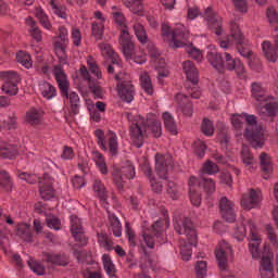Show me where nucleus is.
Here are the masks:
<instances>
[{"mask_svg":"<svg viewBox=\"0 0 278 278\" xmlns=\"http://www.w3.org/2000/svg\"><path fill=\"white\" fill-rule=\"evenodd\" d=\"M39 87L43 99L51 101V99L58 97V89H55V86L51 85L50 83L41 81Z\"/></svg>","mask_w":278,"mask_h":278,"instance_id":"obj_27","label":"nucleus"},{"mask_svg":"<svg viewBox=\"0 0 278 278\" xmlns=\"http://www.w3.org/2000/svg\"><path fill=\"white\" fill-rule=\"evenodd\" d=\"M231 125L235 129H242V125H244V115H232Z\"/></svg>","mask_w":278,"mask_h":278,"instance_id":"obj_63","label":"nucleus"},{"mask_svg":"<svg viewBox=\"0 0 278 278\" xmlns=\"http://www.w3.org/2000/svg\"><path fill=\"white\" fill-rule=\"evenodd\" d=\"M109 231H112L115 238H121L123 236V226L121 225V220L116 215H109Z\"/></svg>","mask_w":278,"mask_h":278,"instance_id":"obj_28","label":"nucleus"},{"mask_svg":"<svg viewBox=\"0 0 278 278\" xmlns=\"http://www.w3.org/2000/svg\"><path fill=\"white\" fill-rule=\"evenodd\" d=\"M103 23H92L91 25V35L96 40H103V29H104Z\"/></svg>","mask_w":278,"mask_h":278,"instance_id":"obj_48","label":"nucleus"},{"mask_svg":"<svg viewBox=\"0 0 278 278\" xmlns=\"http://www.w3.org/2000/svg\"><path fill=\"white\" fill-rule=\"evenodd\" d=\"M248 227L250 229V253L254 260H260L261 257V267L260 274L262 278H274L275 277V265L273 264V253L268 252L267 254H260V244L262 238L257 233V228L253 220H248Z\"/></svg>","mask_w":278,"mask_h":278,"instance_id":"obj_1","label":"nucleus"},{"mask_svg":"<svg viewBox=\"0 0 278 278\" xmlns=\"http://www.w3.org/2000/svg\"><path fill=\"white\" fill-rule=\"evenodd\" d=\"M260 105H264L268 116H277L278 103L273 98L267 97V101H263Z\"/></svg>","mask_w":278,"mask_h":278,"instance_id":"obj_38","label":"nucleus"},{"mask_svg":"<svg viewBox=\"0 0 278 278\" xmlns=\"http://www.w3.org/2000/svg\"><path fill=\"white\" fill-rule=\"evenodd\" d=\"M204 18L207 22L208 28L214 30V34H216V36L223 35V18L217 15L211 7L205 10Z\"/></svg>","mask_w":278,"mask_h":278,"instance_id":"obj_15","label":"nucleus"},{"mask_svg":"<svg viewBox=\"0 0 278 278\" xmlns=\"http://www.w3.org/2000/svg\"><path fill=\"white\" fill-rule=\"evenodd\" d=\"M0 79L4 81L1 87L2 92L9 97H16L18 94V81L21 76L14 71L0 72Z\"/></svg>","mask_w":278,"mask_h":278,"instance_id":"obj_8","label":"nucleus"},{"mask_svg":"<svg viewBox=\"0 0 278 278\" xmlns=\"http://www.w3.org/2000/svg\"><path fill=\"white\" fill-rule=\"evenodd\" d=\"M140 84L142 90H144L147 94H153V83L151 81V77H149L148 73H143L140 76Z\"/></svg>","mask_w":278,"mask_h":278,"instance_id":"obj_42","label":"nucleus"},{"mask_svg":"<svg viewBox=\"0 0 278 278\" xmlns=\"http://www.w3.org/2000/svg\"><path fill=\"white\" fill-rule=\"evenodd\" d=\"M71 220V231L74 240L78 242V247H86V244H88V237L85 235L84 226H81V219L76 215H72Z\"/></svg>","mask_w":278,"mask_h":278,"instance_id":"obj_14","label":"nucleus"},{"mask_svg":"<svg viewBox=\"0 0 278 278\" xmlns=\"http://www.w3.org/2000/svg\"><path fill=\"white\" fill-rule=\"evenodd\" d=\"M43 262L53 266H68V256L65 254H55L53 252H42Z\"/></svg>","mask_w":278,"mask_h":278,"instance_id":"obj_21","label":"nucleus"},{"mask_svg":"<svg viewBox=\"0 0 278 278\" xmlns=\"http://www.w3.org/2000/svg\"><path fill=\"white\" fill-rule=\"evenodd\" d=\"M167 194L170 199L177 200L179 199V187L174 181L167 182Z\"/></svg>","mask_w":278,"mask_h":278,"instance_id":"obj_55","label":"nucleus"},{"mask_svg":"<svg viewBox=\"0 0 278 278\" xmlns=\"http://www.w3.org/2000/svg\"><path fill=\"white\" fill-rule=\"evenodd\" d=\"M98 242L101 247H104L106 251H112V249H114V242L105 232L98 233Z\"/></svg>","mask_w":278,"mask_h":278,"instance_id":"obj_44","label":"nucleus"},{"mask_svg":"<svg viewBox=\"0 0 278 278\" xmlns=\"http://www.w3.org/2000/svg\"><path fill=\"white\" fill-rule=\"evenodd\" d=\"M219 180H220V184H224L225 186H228L229 188H231V184L233 182V179L229 172H223L219 175Z\"/></svg>","mask_w":278,"mask_h":278,"instance_id":"obj_64","label":"nucleus"},{"mask_svg":"<svg viewBox=\"0 0 278 278\" xmlns=\"http://www.w3.org/2000/svg\"><path fill=\"white\" fill-rule=\"evenodd\" d=\"M28 266L36 275H45V266L34 260L28 261Z\"/></svg>","mask_w":278,"mask_h":278,"instance_id":"obj_62","label":"nucleus"},{"mask_svg":"<svg viewBox=\"0 0 278 278\" xmlns=\"http://www.w3.org/2000/svg\"><path fill=\"white\" fill-rule=\"evenodd\" d=\"M188 31H185L180 28H176L172 33V42L174 49H179V47H187L188 42Z\"/></svg>","mask_w":278,"mask_h":278,"instance_id":"obj_25","label":"nucleus"},{"mask_svg":"<svg viewBox=\"0 0 278 278\" xmlns=\"http://www.w3.org/2000/svg\"><path fill=\"white\" fill-rule=\"evenodd\" d=\"M206 59L208 60L211 66L216 68L219 73H223V54L219 53L218 50L211 48L206 54Z\"/></svg>","mask_w":278,"mask_h":278,"instance_id":"obj_23","label":"nucleus"},{"mask_svg":"<svg viewBox=\"0 0 278 278\" xmlns=\"http://www.w3.org/2000/svg\"><path fill=\"white\" fill-rule=\"evenodd\" d=\"M174 162L170 154H160L155 155V172L160 179H168V173L173 170Z\"/></svg>","mask_w":278,"mask_h":278,"instance_id":"obj_10","label":"nucleus"},{"mask_svg":"<svg viewBox=\"0 0 278 278\" xmlns=\"http://www.w3.org/2000/svg\"><path fill=\"white\" fill-rule=\"evenodd\" d=\"M119 45L126 60H131L136 53V46L134 40H131V35H129L128 29H122L119 34Z\"/></svg>","mask_w":278,"mask_h":278,"instance_id":"obj_13","label":"nucleus"},{"mask_svg":"<svg viewBox=\"0 0 278 278\" xmlns=\"http://www.w3.org/2000/svg\"><path fill=\"white\" fill-rule=\"evenodd\" d=\"M87 64L89 66V71H91V73L96 75L98 79H101V71L99 70V65H97V62H94V59L90 56L87 60Z\"/></svg>","mask_w":278,"mask_h":278,"instance_id":"obj_61","label":"nucleus"},{"mask_svg":"<svg viewBox=\"0 0 278 278\" xmlns=\"http://www.w3.org/2000/svg\"><path fill=\"white\" fill-rule=\"evenodd\" d=\"M53 75L60 89L61 96L65 97V99H70L71 114L73 116H77V114H79V96L75 93V91H71L68 93L71 83H68V77L66 76V73H64V67H62V64L54 66Z\"/></svg>","mask_w":278,"mask_h":278,"instance_id":"obj_3","label":"nucleus"},{"mask_svg":"<svg viewBox=\"0 0 278 278\" xmlns=\"http://www.w3.org/2000/svg\"><path fill=\"white\" fill-rule=\"evenodd\" d=\"M207 149V146H205V142L198 140L194 142V154L200 160H203L205 157V151Z\"/></svg>","mask_w":278,"mask_h":278,"instance_id":"obj_53","label":"nucleus"},{"mask_svg":"<svg viewBox=\"0 0 278 278\" xmlns=\"http://www.w3.org/2000/svg\"><path fill=\"white\" fill-rule=\"evenodd\" d=\"M93 190L98 194L99 199H101V201L108 200V190L101 180H94Z\"/></svg>","mask_w":278,"mask_h":278,"instance_id":"obj_43","label":"nucleus"},{"mask_svg":"<svg viewBox=\"0 0 278 278\" xmlns=\"http://www.w3.org/2000/svg\"><path fill=\"white\" fill-rule=\"evenodd\" d=\"M147 129H150L154 138L162 136V123L155 118H144L140 115L135 117V122L129 127L130 139L137 149H140L144 144V138H147Z\"/></svg>","mask_w":278,"mask_h":278,"instance_id":"obj_2","label":"nucleus"},{"mask_svg":"<svg viewBox=\"0 0 278 278\" xmlns=\"http://www.w3.org/2000/svg\"><path fill=\"white\" fill-rule=\"evenodd\" d=\"M233 236L236 240L239 242H242L244 238H247V226L244 224H241L235 228Z\"/></svg>","mask_w":278,"mask_h":278,"instance_id":"obj_58","label":"nucleus"},{"mask_svg":"<svg viewBox=\"0 0 278 278\" xmlns=\"http://www.w3.org/2000/svg\"><path fill=\"white\" fill-rule=\"evenodd\" d=\"M219 172L220 168L218 167V165L211 160H207L202 166V173H204L205 175H216V173Z\"/></svg>","mask_w":278,"mask_h":278,"instance_id":"obj_45","label":"nucleus"},{"mask_svg":"<svg viewBox=\"0 0 278 278\" xmlns=\"http://www.w3.org/2000/svg\"><path fill=\"white\" fill-rule=\"evenodd\" d=\"M175 101L178 105V110L184 114V116L190 117L194 114V106L192 102L188 99V96L182 93H177L175 96Z\"/></svg>","mask_w":278,"mask_h":278,"instance_id":"obj_20","label":"nucleus"},{"mask_svg":"<svg viewBox=\"0 0 278 278\" xmlns=\"http://www.w3.org/2000/svg\"><path fill=\"white\" fill-rule=\"evenodd\" d=\"M117 81V94L126 103H131L134 97L136 96V89L134 84H131V76L125 72H121L115 75Z\"/></svg>","mask_w":278,"mask_h":278,"instance_id":"obj_6","label":"nucleus"},{"mask_svg":"<svg viewBox=\"0 0 278 278\" xmlns=\"http://www.w3.org/2000/svg\"><path fill=\"white\" fill-rule=\"evenodd\" d=\"M54 42L68 45V30L64 27L59 28V36L55 38Z\"/></svg>","mask_w":278,"mask_h":278,"instance_id":"obj_60","label":"nucleus"},{"mask_svg":"<svg viewBox=\"0 0 278 278\" xmlns=\"http://www.w3.org/2000/svg\"><path fill=\"white\" fill-rule=\"evenodd\" d=\"M252 97L258 103H262L263 101H268V96H266V89H264V87H262V84L260 83L252 84Z\"/></svg>","mask_w":278,"mask_h":278,"instance_id":"obj_29","label":"nucleus"},{"mask_svg":"<svg viewBox=\"0 0 278 278\" xmlns=\"http://www.w3.org/2000/svg\"><path fill=\"white\" fill-rule=\"evenodd\" d=\"M182 71L187 75V79L197 86L199 84V70L194 66L192 61H185L182 63Z\"/></svg>","mask_w":278,"mask_h":278,"instance_id":"obj_24","label":"nucleus"},{"mask_svg":"<svg viewBox=\"0 0 278 278\" xmlns=\"http://www.w3.org/2000/svg\"><path fill=\"white\" fill-rule=\"evenodd\" d=\"M261 160V170L264 173L263 179H268L273 173V165L270 164V157L266 152H263L260 156Z\"/></svg>","mask_w":278,"mask_h":278,"instance_id":"obj_31","label":"nucleus"},{"mask_svg":"<svg viewBox=\"0 0 278 278\" xmlns=\"http://www.w3.org/2000/svg\"><path fill=\"white\" fill-rule=\"evenodd\" d=\"M46 223L50 229H55V231H60L62 227L60 218L55 217V215H48L46 218Z\"/></svg>","mask_w":278,"mask_h":278,"instance_id":"obj_49","label":"nucleus"},{"mask_svg":"<svg viewBox=\"0 0 278 278\" xmlns=\"http://www.w3.org/2000/svg\"><path fill=\"white\" fill-rule=\"evenodd\" d=\"M185 51L188 53V55H190V58L197 60V62H201L203 60L201 50L194 48L193 46H186Z\"/></svg>","mask_w":278,"mask_h":278,"instance_id":"obj_50","label":"nucleus"},{"mask_svg":"<svg viewBox=\"0 0 278 278\" xmlns=\"http://www.w3.org/2000/svg\"><path fill=\"white\" fill-rule=\"evenodd\" d=\"M18 155V150L14 146H5L0 148V156L7 160H14Z\"/></svg>","mask_w":278,"mask_h":278,"instance_id":"obj_40","label":"nucleus"},{"mask_svg":"<svg viewBox=\"0 0 278 278\" xmlns=\"http://www.w3.org/2000/svg\"><path fill=\"white\" fill-rule=\"evenodd\" d=\"M163 121L165 125V129L172 134V136H177V124L175 123V118L170 113L165 112L163 113Z\"/></svg>","mask_w":278,"mask_h":278,"instance_id":"obj_34","label":"nucleus"},{"mask_svg":"<svg viewBox=\"0 0 278 278\" xmlns=\"http://www.w3.org/2000/svg\"><path fill=\"white\" fill-rule=\"evenodd\" d=\"M230 31L238 53H240L241 58H245V60H248L249 66H253L251 64V62H253V50L249 45V40L244 38L242 30H240V26L236 22H230Z\"/></svg>","mask_w":278,"mask_h":278,"instance_id":"obj_5","label":"nucleus"},{"mask_svg":"<svg viewBox=\"0 0 278 278\" xmlns=\"http://www.w3.org/2000/svg\"><path fill=\"white\" fill-rule=\"evenodd\" d=\"M41 187L39 189L40 197L43 201H51L55 197V191L53 190V177L49 174L43 175V180L39 181Z\"/></svg>","mask_w":278,"mask_h":278,"instance_id":"obj_18","label":"nucleus"},{"mask_svg":"<svg viewBox=\"0 0 278 278\" xmlns=\"http://www.w3.org/2000/svg\"><path fill=\"white\" fill-rule=\"evenodd\" d=\"M0 188H3L5 192H10L14 188L12 177L7 170H0Z\"/></svg>","mask_w":278,"mask_h":278,"instance_id":"obj_37","label":"nucleus"},{"mask_svg":"<svg viewBox=\"0 0 278 278\" xmlns=\"http://www.w3.org/2000/svg\"><path fill=\"white\" fill-rule=\"evenodd\" d=\"M93 157L100 173H102V175H108V165L105 164V159L103 157V154L99 152H93Z\"/></svg>","mask_w":278,"mask_h":278,"instance_id":"obj_47","label":"nucleus"},{"mask_svg":"<svg viewBox=\"0 0 278 278\" xmlns=\"http://www.w3.org/2000/svg\"><path fill=\"white\" fill-rule=\"evenodd\" d=\"M40 121H42L40 110L31 108L26 112V122H28L29 125H40Z\"/></svg>","mask_w":278,"mask_h":278,"instance_id":"obj_36","label":"nucleus"},{"mask_svg":"<svg viewBox=\"0 0 278 278\" xmlns=\"http://www.w3.org/2000/svg\"><path fill=\"white\" fill-rule=\"evenodd\" d=\"M189 197L192 205H201V189L197 187V177L189 178Z\"/></svg>","mask_w":278,"mask_h":278,"instance_id":"obj_22","label":"nucleus"},{"mask_svg":"<svg viewBox=\"0 0 278 278\" xmlns=\"http://www.w3.org/2000/svg\"><path fill=\"white\" fill-rule=\"evenodd\" d=\"M227 253H231V245L227 241H220L215 251V257L220 270H227Z\"/></svg>","mask_w":278,"mask_h":278,"instance_id":"obj_17","label":"nucleus"},{"mask_svg":"<svg viewBox=\"0 0 278 278\" xmlns=\"http://www.w3.org/2000/svg\"><path fill=\"white\" fill-rule=\"evenodd\" d=\"M112 176L116 188L123 190L127 179H134L136 177V167H134L130 161H126L121 168H114Z\"/></svg>","mask_w":278,"mask_h":278,"instance_id":"obj_7","label":"nucleus"},{"mask_svg":"<svg viewBox=\"0 0 278 278\" xmlns=\"http://www.w3.org/2000/svg\"><path fill=\"white\" fill-rule=\"evenodd\" d=\"M36 17L38 18L39 23L46 28L49 29L51 27V22H49V17L42 10L36 11Z\"/></svg>","mask_w":278,"mask_h":278,"instance_id":"obj_56","label":"nucleus"},{"mask_svg":"<svg viewBox=\"0 0 278 278\" xmlns=\"http://www.w3.org/2000/svg\"><path fill=\"white\" fill-rule=\"evenodd\" d=\"M195 274L198 278L207 277V262L199 261L195 265Z\"/></svg>","mask_w":278,"mask_h":278,"instance_id":"obj_52","label":"nucleus"},{"mask_svg":"<svg viewBox=\"0 0 278 278\" xmlns=\"http://www.w3.org/2000/svg\"><path fill=\"white\" fill-rule=\"evenodd\" d=\"M197 187L204 190L206 194H213L216 192V182L212 178H197Z\"/></svg>","mask_w":278,"mask_h":278,"instance_id":"obj_26","label":"nucleus"},{"mask_svg":"<svg viewBox=\"0 0 278 278\" xmlns=\"http://www.w3.org/2000/svg\"><path fill=\"white\" fill-rule=\"evenodd\" d=\"M225 71H235L238 77H244L247 73V68H244V64L240 59H233L229 52H225L224 61H223V73Z\"/></svg>","mask_w":278,"mask_h":278,"instance_id":"obj_12","label":"nucleus"},{"mask_svg":"<svg viewBox=\"0 0 278 278\" xmlns=\"http://www.w3.org/2000/svg\"><path fill=\"white\" fill-rule=\"evenodd\" d=\"M262 50L266 60H268V62H273V63L277 62V58H278L277 50H275L270 41H264L262 43Z\"/></svg>","mask_w":278,"mask_h":278,"instance_id":"obj_33","label":"nucleus"},{"mask_svg":"<svg viewBox=\"0 0 278 278\" xmlns=\"http://www.w3.org/2000/svg\"><path fill=\"white\" fill-rule=\"evenodd\" d=\"M113 21L118 25V27H122V29H127V20L122 12H114Z\"/></svg>","mask_w":278,"mask_h":278,"instance_id":"obj_57","label":"nucleus"},{"mask_svg":"<svg viewBox=\"0 0 278 278\" xmlns=\"http://www.w3.org/2000/svg\"><path fill=\"white\" fill-rule=\"evenodd\" d=\"M219 210L226 223H236V212L233 211V202L227 199V197H223L219 200Z\"/></svg>","mask_w":278,"mask_h":278,"instance_id":"obj_19","label":"nucleus"},{"mask_svg":"<svg viewBox=\"0 0 278 278\" xmlns=\"http://www.w3.org/2000/svg\"><path fill=\"white\" fill-rule=\"evenodd\" d=\"M16 61L25 66V68H31V56L25 51H18L16 53Z\"/></svg>","mask_w":278,"mask_h":278,"instance_id":"obj_46","label":"nucleus"},{"mask_svg":"<svg viewBox=\"0 0 278 278\" xmlns=\"http://www.w3.org/2000/svg\"><path fill=\"white\" fill-rule=\"evenodd\" d=\"M66 47H68V45L54 42L55 54L59 58V61L63 62V64H66V60H68V56L66 55Z\"/></svg>","mask_w":278,"mask_h":278,"instance_id":"obj_41","label":"nucleus"},{"mask_svg":"<svg viewBox=\"0 0 278 278\" xmlns=\"http://www.w3.org/2000/svg\"><path fill=\"white\" fill-rule=\"evenodd\" d=\"M262 203V192L255 189H250L249 192L243 193L241 198V207L243 210H253Z\"/></svg>","mask_w":278,"mask_h":278,"instance_id":"obj_16","label":"nucleus"},{"mask_svg":"<svg viewBox=\"0 0 278 278\" xmlns=\"http://www.w3.org/2000/svg\"><path fill=\"white\" fill-rule=\"evenodd\" d=\"M241 157H242V162H243V164H245V166H253V164H255V159H253V154H251V152L247 148L242 149Z\"/></svg>","mask_w":278,"mask_h":278,"instance_id":"obj_54","label":"nucleus"},{"mask_svg":"<svg viewBox=\"0 0 278 278\" xmlns=\"http://www.w3.org/2000/svg\"><path fill=\"white\" fill-rule=\"evenodd\" d=\"M243 119L248 127L244 131V137L249 140L253 149H262L266 143V132H264V127L257 125V117L255 115L244 114Z\"/></svg>","mask_w":278,"mask_h":278,"instance_id":"obj_4","label":"nucleus"},{"mask_svg":"<svg viewBox=\"0 0 278 278\" xmlns=\"http://www.w3.org/2000/svg\"><path fill=\"white\" fill-rule=\"evenodd\" d=\"M135 35L141 45H147L149 42V35H147V29L140 23H135L132 26Z\"/></svg>","mask_w":278,"mask_h":278,"instance_id":"obj_35","label":"nucleus"},{"mask_svg":"<svg viewBox=\"0 0 278 278\" xmlns=\"http://www.w3.org/2000/svg\"><path fill=\"white\" fill-rule=\"evenodd\" d=\"M102 262L106 275H109V277H116V267L114 266V263H112V257H110L108 254H104L102 256Z\"/></svg>","mask_w":278,"mask_h":278,"instance_id":"obj_39","label":"nucleus"},{"mask_svg":"<svg viewBox=\"0 0 278 278\" xmlns=\"http://www.w3.org/2000/svg\"><path fill=\"white\" fill-rule=\"evenodd\" d=\"M129 10L132 14H137L138 16H142V12L144 8L142 7V2L140 0H135L129 4Z\"/></svg>","mask_w":278,"mask_h":278,"instance_id":"obj_59","label":"nucleus"},{"mask_svg":"<svg viewBox=\"0 0 278 278\" xmlns=\"http://www.w3.org/2000/svg\"><path fill=\"white\" fill-rule=\"evenodd\" d=\"M201 131L204 136H214V124L208 118H204L201 125Z\"/></svg>","mask_w":278,"mask_h":278,"instance_id":"obj_51","label":"nucleus"},{"mask_svg":"<svg viewBox=\"0 0 278 278\" xmlns=\"http://www.w3.org/2000/svg\"><path fill=\"white\" fill-rule=\"evenodd\" d=\"M16 236L24 240V242H33L34 236L31 235V228L27 224H20L16 228Z\"/></svg>","mask_w":278,"mask_h":278,"instance_id":"obj_32","label":"nucleus"},{"mask_svg":"<svg viewBox=\"0 0 278 278\" xmlns=\"http://www.w3.org/2000/svg\"><path fill=\"white\" fill-rule=\"evenodd\" d=\"M174 229L179 236H186L189 242H195L197 231L194 230L192 219L185 217L184 219L176 220L174 224Z\"/></svg>","mask_w":278,"mask_h":278,"instance_id":"obj_11","label":"nucleus"},{"mask_svg":"<svg viewBox=\"0 0 278 278\" xmlns=\"http://www.w3.org/2000/svg\"><path fill=\"white\" fill-rule=\"evenodd\" d=\"M194 242H190V240L182 239L179 241L180 247V255L184 262H190V257H192V245Z\"/></svg>","mask_w":278,"mask_h":278,"instance_id":"obj_30","label":"nucleus"},{"mask_svg":"<svg viewBox=\"0 0 278 278\" xmlns=\"http://www.w3.org/2000/svg\"><path fill=\"white\" fill-rule=\"evenodd\" d=\"M96 138L98 139V144L101 148L102 151H108L111 153V155H118V137L116 136V132L109 130L108 131V143L105 142V132L102 129H98L94 131Z\"/></svg>","mask_w":278,"mask_h":278,"instance_id":"obj_9","label":"nucleus"}]
</instances>
